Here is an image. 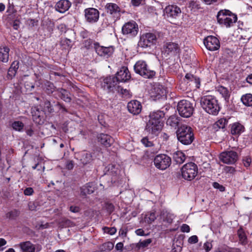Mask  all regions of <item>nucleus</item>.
Listing matches in <instances>:
<instances>
[{
    "label": "nucleus",
    "mask_w": 252,
    "mask_h": 252,
    "mask_svg": "<svg viewBox=\"0 0 252 252\" xmlns=\"http://www.w3.org/2000/svg\"><path fill=\"white\" fill-rule=\"evenodd\" d=\"M202 108L208 114L216 115L220 110L218 100L213 95H206L200 99Z\"/></svg>",
    "instance_id": "1"
},
{
    "label": "nucleus",
    "mask_w": 252,
    "mask_h": 252,
    "mask_svg": "<svg viewBox=\"0 0 252 252\" xmlns=\"http://www.w3.org/2000/svg\"><path fill=\"white\" fill-rule=\"evenodd\" d=\"M178 140L184 145H189L193 141L194 137L191 127L182 125L176 131Z\"/></svg>",
    "instance_id": "2"
},
{
    "label": "nucleus",
    "mask_w": 252,
    "mask_h": 252,
    "mask_svg": "<svg viewBox=\"0 0 252 252\" xmlns=\"http://www.w3.org/2000/svg\"><path fill=\"white\" fill-rule=\"evenodd\" d=\"M217 20L220 24L227 28L232 26L237 20V16L230 10L224 9L220 10L217 15Z\"/></svg>",
    "instance_id": "3"
},
{
    "label": "nucleus",
    "mask_w": 252,
    "mask_h": 252,
    "mask_svg": "<svg viewBox=\"0 0 252 252\" xmlns=\"http://www.w3.org/2000/svg\"><path fill=\"white\" fill-rule=\"evenodd\" d=\"M135 72L145 78L151 79L156 75V72L152 69L146 62L143 60L137 61L134 66Z\"/></svg>",
    "instance_id": "4"
},
{
    "label": "nucleus",
    "mask_w": 252,
    "mask_h": 252,
    "mask_svg": "<svg viewBox=\"0 0 252 252\" xmlns=\"http://www.w3.org/2000/svg\"><path fill=\"white\" fill-rule=\"evenodd\" d=\"M181 170L183 178L188 181L193 180L198 173L197 166L192 162L185 164Z\"/></svg>",
    "instance_id": "5"
},
{
    "label": "nucleus",
    "mask_w": 252,
    "mask_h": 252,
    "mask_svg": "<svg viewBox=\"0 0 252 252\" xmlns=\"http://www.w3.org/2000/svg\"><path fill=\"white\" fill-rule=\"evenodd\" d=\"M177 110L181 116L189 118L194 111L193 103L187 100H181L178 103Z\"/></svg>",
    "instance_id": "6"
},
{
    "label": "nucleus",
    "mask_w": 252,
    "mask_h": 252,
    "mask_svg": "<svg viewBox=\"0 0 252 252\" xmlns=\"http://www.w3.org/2000/svg\"><path fill=\"white\" fill-rule=\"evenodd\" d=\"M155 166L161 170L167 169L171 163V158L165 154L156 156L154 160Z\"/></svg>",
    "instance_id": "7"
},
{
    "label": "nucleus",
    "mask_w": 252,
    "mask_h": 252,
    "mask_svg": "<svg viewBox=\"0 0 252 252\" xmlns=\"http://www.w3.org/2000/svg\"><path fill=\"white\" fill-rule=\"evenodd\" d=\"M139 28L137 24L134 21L125 23L122 27V33L128 37L135 36L138 32Z\"/></svg>",
    "instance_id": "8"
},
{
    "label": "nucleus",
    "mask_w": 252,
    "mask_h": 252,
    "mask_svg": "<svg viewBox=\"0 0 252 252\" xmlns=\"http://www.w3.org/2000/svg\"><path fill=\"white\" fill-rule=\"evenodd\" d=\"M157 38V35L155 33H146L140 37L138 45L143 48L150 47L156 44Z\"/></svg>",
    "instance_id": "9"
},
{
    "label": "nucleus",
    "mask_w": 252,
    "mask_h": 252,
    "mask_svg": "<svg viewBox=\"0 0 252 252\" xmlns=\"http://www.w3.org/2000/svg\"><path fill=\"white\" fill-rule=\"evenodd\" d=\"M220 160L224 163L232 164L235 163L238 159V153L234 151H227L220 153Z\"/></svg>",
    "instance_id": "10"
},
{
    "label": "nucleus",
    "mask_w": 252,
    "mask_h": 252,
    "mask_svg": "<svg viewBox=\"0 0 252 252\" xmlns=\"http://www.w3.org/2000/svg\"><path fill=\"white\" fill-rule=\"evenodd\" d=\"M119 82L113 76L107 77L101 84L102 87L104 90H107L108 92H114L115 91H119Z\"/></svg>",
    "instance_id": "11"
},
{
    "label": "nucleus",
    "mask_w": 252,
    "mask_h": 252,
    "mask_svg": "<svg viewBox=\"0 0 252 252\" xmlns=\"http://www.w3.org/2000/svg\"><path fill=\"white\" fill-rule=\"evenodd\" d=\"M86 21L91 24L97 22L99 18V11L94 8H87L84 10Z\"/></svg>",
    "instance_id": "12"
},
{
    "label": "nucleus",
    "mask_w": 252,
    "mask_h": 252,
    "mask_svg": "<svg viewBox=\"0 0 252 252\" xmlns=\"http://www.w3.org/2000/svg\"><path fill=\"white\" fill-rule=\"evenodd\" d=\"M106 11L110 14L115 22L121 16V10L120 7L114 3H108L105 6Z\"/></svg>",
    "instance_id": "13"
},
{
    "label": "nucleus",
    "mask_w": 252,
    "mask_h": 252,
    "mask_svg": "<svg viewBox=\"0 0 252 252\" xmlns=\"http://www.w3.org/2000/svg\"><path fill=\"white\" fill-rule=\"evenodd\" d=\"M94 48L97 54L104 58H108L113 53L114 49L112 47H104L100 46L98 42H94Z\"/></svg>",
    "instance_id": "14"
},
{
    "label": "nucleus",
    "mask_w": 252,
    "mask_h": 252,
    "mask_svg": "<svg viewBox=\"0 0 252 252\" xmlns=\"http://www.w3.org/2000/svg\"><path fill=\"white\" fill-rule=\"evenodd\" d=\"M204 44L206 48L210 51H216L220 47L219 40L214 36H208L204 39Z\"/></svg>",
    "instance_id": "15"
},
{
    "label": "nucleus",
    "mask_w": 252,
    "mask_h": 252,
    "mask_svg": "<svg viewBox=\"0 0 252 252\" xmlns=\"http://www.w3.org/2000/svg\"><path fill=\"white\" fill-rule=\"evenodd\" d=\"M149 120L147 123L145 129L149 132L157 135L161 129L163 123L161 121H153Z\"/></svg>",
    "instance_id": "16"
},
{
    "label": "nucleus",
    "mask_w": 252,
    "mask_h": 252,
    "mask_svg": "<svg viewBox=\"0 0 252 252\" xmlns=\"http://www.w3.org/2000/svg\"><path fill=\"white\" fill-rule=\"evenodd\" d=\"M180 51L178 44L174 42H166L163 46V52L164 54L175 55L179 53Z\"/></svg>",
    "instance_id": "17"
},
{
    "label": "nucleus",
    "mask_w": 252,
    "mask_h": 252,
    "mask_svg": "<svg viewBox=\"0 0 252 252\" xmlns=\"http://www.w3.org/2000/svg\"><path fill=\"white\" fill-rule=\"evenodd\" d=\"M181 13L180 8L175 5H169L167 6L164 10V13L167 18L176 19Z\"/></svg>",
    "instance_id": "18"
},
{
    "label": "nucleus",
    "mask_w": 252,
    "mask_h": 252,
    "mask_svg": "<svg viewBox=\"0 0 252 252\" xmlns=\"http://www.w3.org/2000/svg\"><path fill=\"white\" fill-rule=\"evenodd\" d=\"M76 158L79 160L84 166L90 164L93 160L92 153L87 151H83L77 153Z\"/></svg>",
    "instance_id": "19"
},
{
    "label": "nucleus",
    "mask_w": 252,
    "mask_h": 252,
    "mask_svg": "<svg viewBox=\"0 0 252 252\" xmlns=\"http://www.w3.org/2000/svg\"><path fill=\"white\" fill-rule=\"evenodd\" d=\"M116 79L119 83L125 82L129 80L131 75L128 68L126 66L122 67L116 74Z\"/></svg>",
    "instance_id": "20"
},
{
    "label": "nucleus",
    "mask_w": 252,
    "mask_h": 252,
    "mask_svg": "<svg viewBox=\"0 0 252 252\" xmlns=\"http://www.w3.org/2000/svg\"><path fill=\"white\" fill-rule=\"evenodd\" d=\"M32 114L33 121L38 125H42L44 123L45 114L43 111L34 107L32 109Z\"/></svg>",
    "instance_id": "21"
},
{
    "label": "nucleus",
    "mask_w": 252,
    "mask_h": 252,
    "mask_svg": "<svg viewBox=\"0 0 252 252\" xmlns=\"http://www.w3.org/2000/svg\"><path fill=\"white\" fill-rule=\"evenodd\" d=\"M97 138L98 142L106 148L110 147L114 142L113 138L107 134L100 133Z\"/></svg>",
    "instance_id": "22"
},
{
    "label": "nucleus",
    "mask_w": 252,
    "mask_h": 252,
    "mask_svg": "<svg viewBox=\"0 0 252 252\" xmlns=\"http://www.w3.org/2000/svg\"><path fill=\"white\" fill-rule=\"evenodd\" d=\"M128 111L133 115L139 114L142 109V105L141 103L136 100H133L129 102L127 105Z\"/></svg>",
    "instance_id": "23"
},
{
    "label": "nucleus",
    "mask_w": 252,
    "mask_h": 252,
    "mask_svg": "<svg viewBox=\"0 0 252 252\" xmlns=\"http://www.w3.org/2000/svg\"><path fill=\"white\" fill-rule=\"evenodd\" d=\"M96 185L94 182H89L80 188V195L86 197L88 194L93 193L96 189Z\"/></svg>",
    "instance_id": "24"
},
{
    "label": "nucleus",
    "mask_w": 252,
    "mask_h": 252,
    "mask_svg": "<svg viewBox=\"0 0 252 252\" xmlns=\"http://www.w3.org/2000/svg\"><path fill=\"white\" fill-rule=\"evenodd\" d=\"M71 5V2L68 0H60L55 6L56 10L60 13H63L67 11Z\"/></svg>",
    "instance_id": "25"
},
{
    "label": "nucleus",
    "mask_w": 252,
    "mask_h": 252,
    "mask_svg": "<svg viewBox=\"0 0 252 252\" xmlns=\"http://www.w3.org/2000/svg\"><path fill=\"white\" fill-rule=\"evenodd\" d=\"M165 90L161 86H156L151 90V95L154 99H159L165 95Z\"/></svg>",
    "instance_id": "26"
},
{
    "label": "nucleus",
    "mask_w": 252,
    "mask_h": 252,
    "mask_svg": "<svg viewBox=\"0 0 252 252\" xmlns=\"http://www.w3.org/2000/svg\"><path fill=\"white\" fill-rule=\"evenodd\" d=\"M230 132L233 135H240L245 131V127L238 122L230 125Z\"/></svg>",
    "instance_id": "27"
},
{
    "label": "nucleus",
    "mask_w": 252,
    "mask_h": 252,
    "mask_svg": "<svg viewBox=\"0 0 252 252\" xmlns=\"http://www.w3.org/2000/svg\"><path fill=\"white\" fill-rule=\"evenodd\" d=\"M57 92L59 97L64 101L68 103L71 102V94L68 91L62 88H59L57 89Z\"/></svg>",
    "instance_id": "28"
},
{
    "label": "nucleus",
    "mask_w": 252,
    "mask_h": 252,
    "mask_svg": "<svg viewBox=\"0 0 252 252\" xmlns=\"http://www.w3.org/2000/svg\"><path fill=\"white\" fill-rule=\"evenodd\" d=\"M19 246L23 252H34L33 244L30 241L22 242Z\"/></svg>",
    "instance_id": "29"
},
{
    "label": "nucleus",
    "mask_w": 252,
    "mask_h": 252,
    "mask_svg": "<svg viewBox=\"0 0 252 252\" xmlns=\"http://www.w3.org/2000/svg\"><path fill=\"white\" fill-rule=\"evenodd\" d=\"M174 217L173 214L168 212L167 211L162 210L160 213V219L168 223L172 222Z\"/></svg>",
    "instance_id": "30"
},
{
    "label": "nucleus",
    "mask_w": 252,
    "mask_h": 252,
    "mask_svg": "<svg viewBox=\"0 0 252 252\" xmlns=\"http://www.w3.org/2000/svg\"><path fill=\"white\" fill-rule=\"evenodd\" d=\"M9 51V48L6 46L0 48V61L4 63L8 62Z\"/></svg>",
    "instance_id": "31"
},
{
    "label": "nucleus",
    "mask_w": 252,
    "mask_h": 252,
    "mask_svg": "<svg viewBox=\"0 0 252 252\" xmlns=\"http://www.w3.org/2000/svg\"><path fill=\"white\" fill-rule=\"evenodd\" d=\"M237 234L239 238V243L242 245H246L248 243V239L242 227L238 229Z\"/></svg>",
    "instance_id": "32"
},
{
    "label": "nucleus",
    "mask_w": 252,
    "mask_h": 252,
    "mask_svg": "<svg viewBox=\"0 0 252 252\" xmlns=\"http://www.w3.org/2000/svg\"><path fill=\"white\" fill-rule=\"evenodd\" d=\"M43 89L45 92L48 95L53 94L55 91H57L56 88L51 82L46 81L44 84Z\"/></svg>",
    "instance_id": "33"
},
{
    "label": "nucleus",
    "mask_w": 252,
    "mask_h": 252,
    "mask_svg": "<svg viewBox=\"0 0 252 252\" xmlns=\"http://www.w3.org/2000/svg\"><path fill=\"white\" fill-rule=\"evenodd\" d=\"M217 91L222 95L226 101H228L230 95V92L227 88L219 86L217 87Z\"/></svg>",
    "instance_id": "34"
},
{
    "label": "nucleus",
    "mask_w": 252,
    "mask_h": 252,
    "mask_svg": "<svg viewBox=\"0 0 252 252\" xmlns=\"http://www.w3.org/2000/svg\"><path fill=\"white\" fill-rule=\"evenodd\" d=\"M173 158L177 163L181 164L185 161L186 156L183 152L177 151L173 154Z\"/></svg>",
    "instance_id": "35"
},
{
    "label": "nucleus",
    "mask_w": 252,
    "mask_h": 252,
    "mask_svg": "<svg viewBox=\"0 0 252 252\" xmlns=\"http://www.w3.org/2000/svg\"><path fill=\"white\" fill-rule=\"evenodd\" d=\"M164 116V113L161 111H157L156 112H153L150 115V120H154L153 121H161V118Z\"/></svg>",
    "instance_id": "36"
},
{
    "label": "nucleus",
    "mask_w": 252,
    "mask_h": 252,
    "mask_svg": "<svg viewBox=\"0 0 252 252\" xmlns=\"http://www.w3.org/2000/svg\"><path fill=\"white\" fill-rule=\"evenodd\" d=\"M241 100L243 103L247 106H252V94H247L242 95Z\"/></svg>",
    "instance_id": "37"
},
{
    "label": "nucleus",
    "mask_w": 252,
    "mask_h": 252,
    "mask_svg": "<svg viewBox=\"0 0 252 252\" xmlns=\"http://www.w3.org/2000/svg\"><path fill=\"white\" fill-rule=\"evenodd\" d=\"M228 120L225 118H221L217 121L214 125V127L217 130L218 129H223L225 128V125L227 124Z\"/></svg>",
    "instance_id": "38"
},
{
    "label": "nucleus",
    "mask_w": 252,
    "mask_h": 252,
    "mask_svg": "<svg viewBox=\"0 0 252 252\" xmlns=\"http://www.w3.org/2000/svg\"><path fill=\"white\" fill-rule=\"evenodd\" d=\"M166 124L167 125L176 128L179 125V120L176 116H172L167 119Z\"/></svg>",
    "instance_id": "39"
},
{
    "label": "nucleus",
    "mask_w": 252,
    "mask_h": 252,
    "mask_svg": "<svg viewBox=\"0 0 252 252\" xmlns=\"http://www.w3.org/2000/svg\"><path fill=\"white\" fill-rule=\"evenodd\" d=\"M114 246L113 243L107 242L100 246L99 250L101 252H108L113 249Z\"/></svg>",
    "instance_id": "40"
},
{
    "label": "nucleus",
    "mask_w": 252,
    "mask_h": 252,
    "mask_svg": "<svg viewBox=\"0 0 252 252\" xmlns=\"http://www.w3.org/2000/svg\"><path fill=\"white\" fill-rule=\"evenodd\" d=\"M215 252H241L239 249L231 248L227 246H222L219 247Z\"/></svg>",
    "instance_id": "41"
},
{
    "label": "nucleus",
    "mask_w": 252,
    "mask_h": 252,
    "mask_svg": "<svg viewBox=\"0 0 252 252\" xmlns=\"http://www.w3.org/2000/svg\"><path fill=\"white\" fill-rule=\"evenodd\" d=\"M44 109L50 114L53 113L55 111L53 105L48 100H46L44 102Z\"/></svg>",
    "instance_id": "42"
},
{
    "label": "nucleus",
    "mask_w": 252,
    "mask_h": 252,
    "mask_svg": "<svg viewBox=\"0 0 252 252\" xmlns=\"http://www.w3.org/2000/svg\"><path fill=\"white\" fill-rule=\"evenodd\" d=\"M20 212L17 210H13L6 214V217L10 220H15L19 216Z\"/></svg>",
    "instance_id": "43"
},
{
    "label": "nucleus",
    "mask_w": 252,
    "mask_h": 252,
    "mask_svg": "<svg viewBox=\"0 0 252 252\" xmlns=\"http://www.w3.org/2000/svg\"><path fill=\"white\" fill-rule=\"evenodd\" d=\"M24 126V124L20 121H15L12 124V128L16 131H22Z\"/></svg>",
    "instance_id": "44"
},
{
    "label": "nucleus",
    "mask_w": 252,
    "mask_h": 252,
    "mask_svg": "<svg viewBox=\"0 0 252 252\" xmlns=\"http://www.w3.org/2000/svg\"><path fill=\"white\" fill-rule=\"evenodd\" d=\"M157 218L156 215L154 212L149 213L146 215L145 217V220L148 223H152Z\"/></svg>",
    "instance_id": "45"
},
{
    "label": "nucleus",
    "mask_w": 252,
    "mask_h": 252,
    "mask_svg": "<svg viewBox=\"0 0 252 252\" xmlns=\"http://www.w3.org/2000/svg\"><path fill=\"white\" fill-rule=\"evenodd\" d=\"M95 42L91 39L85 40L82 43V47L87 49L94 48V44Z\"/></svg>",
    "instance_id": "46"
},
{
    "label": "nucleus",
    "mask_w": 252,
    "mask_h": 252,
    "mask_svg": "<svg viewBox=\"0 0 252 252\" xmlns=\"http://www.w3.org/2000/svg\"><path fill=\"white\" fill-rule=\"evenodd\" d=\"M152 242L151 239H147L146 240L141 241L140 240L137 244V246L140 248H145L147 247Z\"/></svg>",
    "instance_id": "47"
},
{
    "label": "nucleus",
    "mask_w": 252,
    "mask_h": 252,
    "mask_svg": "<svg viewBox=\"0 0 252 252\" xmlns=\"http://www.w3.org/2000/svg\"><path fill=\"white\" fill-rule=\"evenodd\" d=\"M242 162L245 167H250L252 163V158L249 156H245L243 158Z\"/></svg>",
    "instance_id": "48"
},
{
    "label": "nucleus",
    "mask_w": 252,
    "mask_h": 252,
    "mask_svg": "<svg viewBox=\"0 0 252 252\" xmlns=\"http://www.w3.org/2000/svg\"><path fill=\"white\" fill-rule=\"evenodd\" d=\"M224 171L227 174L234 175L236 172V169L232 166H225L223 168Z\"/></svg>",
    "instance_id": "49"
},
{
    "label": "nucleus",
    "mask_w": 252,
    "mask_h": 252,
    "mask_svg": "<svg viewBox=\"0 0 252 252\" xmlns=\"http://www.w3.org/2000/svg\"><path fill=\"white\" fill-rule=\"evenodd\" d=\"M189 7L191 9H198L200 8V4L199 2L197 1L191 0L189 3Z\"/></svg>",
    "instance_id": "50"
},
{
    "label": "nucleus",
    "mask_w": 252,
    "mask_h": 252,
    "mask_svg": "<svg viewBox=\"0 0 252 252\" xmlns=\"http://www.w3.org/2000/svg\"><path fill=\"white\" fill-rule=\"evenodd\" d=\"M105 208L109 214H111L114 211L115 207L112 203L106 202L105 204Z\"/></svg>",
    "instance_id": "51"
},
{
    "label": "nucleus",
    "mask_w": 252,
    "mask_h": 252,
    "mask_svg": "<svg viewBox=\"0 0 252 252\" xmlns=\"http://www.w3.org/2000/svg\"><path fill=\"white\" fill-rule=\"evenodd\" d=\"M61 43L62 45H65L69 48L72 47V41L66 38L62 39Z\"/></svg>",
    "instance_id": "52"
},
{
    "label": "nucleus",
    "mask_w": 252,
    "mask_h": 252,
    "mask_svg": "<svg viewBox=\"0 0 252 252\" xmlns=\"http://www.w3.org/2000/svg\"><path fill=\"white\" fill-rule=\"evenodd\" d=\"M103 230L105 233H108L111 235L114 234L117 231V229L115 227H104L103 228Z\"/></svg>",
    "instance_id": "53"
},
{
    "label": "nucleus",
    "mask_w": 252,
    "mask_h": 252,
    "mask_svg": "<svg viewBox=\"0 0 252 252\" xmlns=\"http://www.w3.org/2000/svg\"><path fill=\"white\" fill-rule=\"evenodd\" d=\"M19 67V62L17 61H14L9 67L11 69L17 73V70Z\"/></svg>",
    "instance_id": "54"
},
{
    "label": "nucleus",
    "mask_w": 252,
    "mask_h": 252,
    "mask_svg": "<svg viewBox=\"0 0 252 252\" xmlns=\"http://www.w3.org/2000/svg\"><path fill=\"white\" fill-rule=\"evenodd\" d=\"M142 143L146 147H151L153 145L152 142L149 140V139L145 137L141 140Z\"/></svg>",
    "instance_id": "55"
},
{
    "label": "nucleus",
    "mask_w": 252,
    "mask_h": 252,
    "mask_svg": "<svg viewBox=\"0 0 252 252\" xmlns=\"http://www.w3.org/2000/svg\"><path fill=\"white\" fill-rule=\"evenodd\" d=\"M34 193V190L32 188L28 187L26 188L24 190V194L27 196L32 195Z\"/></svg>",
    "instance_id": "56"
},
{
    "label": "nucleus",
    "mask_w": 252,
    "mask_h": 252,
    "mask_svg": "<svg viewBox=\"0 0 252 252\" xmlns=\"http://www.w3.org/2000/svg\"><path fill=\"white\" fill-rule=\"evenodd\" d=\"M54 103H55L54 106L58 107L60 110H62L63 113L68 112L67 110L65 108V107L59 102H57L56 103L54 102Z\"/></svg>",
    "instance_id": "57"
},
{
    "label": "nucleus",
    "mask_w": 252,
    "mask_h": 252,
    "mask_svg": "<svg viewBox=\"0 0 252 252\" xmlns=\"http://www.w3.org/2000/svg\"><path fill=\"white\" fill-rule=\"evenodd\" d=\"M213 186L214 188L218 189L220 191H224L225 190V187L217 182H214Z\"/></svg>",
    "instance_id": "58"
},
{
    "label": "nucleus",
    "mask_w": 252,
    "mask_h": 252,
    "mask_svg": "<svg viewBox=\"0 0 252 252\" xmlns=\"http://www.w3.org/2000/svg\"><path fill=\"white\" fill-rule=\"evenodd\" d=\"M27 24L29 25V26L31 27H33L35 26H36L38 23V21L35 19H29L27 20Z\"/></svg>",
    "instance_id": "59"
},
{
    "label": "nucleus",
    "mask_w": 252,
    "mask_h": 252,
    "mask_svg": "<svg viewBox=\"0 0 252 252\" xmlns=\"http://www.w3.org/2000/svg\"><path fill=\"white\" fill-rule=\"evenodd\" d=\"M212 244L209 242H206L203 245V249L205 250L206 252H209L212 249Z\"/></svg>",
    "instance_id": "60"
},
{
    "label": "nucleus",
    "mask_w": 252,
    "mask_h": 252,
    "mask_svg": "<svg viewBox=\"0 0 252 252\" xmlns=\"http://www.w3.org/2000/svg\"><path fill=\"white\" fill-rule=\"evenodd\" d=\"M36 204L33 201H30L28 203V207L30 210L31 211H34L36 210Z\"/></svg>",
    "instance_id": "61"
},
{
    "label": "nucleus",
    "mask_w": 252,
    "mask_h": 252,
    "mask_svg": "<svg viewBox=\"0 0 252 252\" xmlns=\"http://www.w3.org/2000/svg\"><path fill=\"white\" fill-rule=\"evenodd\" d=\"M188 242L190 244H195L198 242V237L196 235H193L189 238Z\"/></svg>",
    "instance_id": "62"
},
{
    "label": "nucleus",
    "mask_w": 252,
    "mask_h": 252,
    "mask_svg": "<svg viewBox=\"0 0 252 252\" xmlns=\"http://www.w3.org/2000/svg\"><path fill=\"white\" fill-rule=\"evenodd\" d=\"M16 74V72L14 71L9 68L8 70L7 78L9 79H11L15 76Z\"/></svg>",
    "instance_id": "63"
},
{
    "label": "nucleus",
    "mask_w": 252,
    "mask_h": 252,
    "mask_svg": "<svg viewBox=\"0 0 252 252\" xmlns=\"http://www.w3.org/2000/svg\"><path fill=\"white\" fill-rule=\"evenodd\" d=\"M181 231L184 232H189L190 231L189 226L186 224H183L181 226Z\"/></svg>",
    "instance_id": "64"
}]
</instances>
